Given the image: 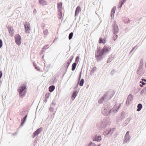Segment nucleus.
Segmentation results:
<instances>
[{"label":"nucleus","mask_w":146,"mask_h":146,"mask_svg":"<svg viewBox=\"0 0 146 146\" xmlns=\"http://www.w3.org/2000/svg\"><path fill=\"white\" fill-rule=\"evenodd\" d=\"M111 47L110 46H104L101 50L100 52L98 55L95 54V57L96 58L97 62L100 61L102 59V56L104 54L108 52L110 49Z\"/></svg>","instance_id":"1"},{"label":"nucleus","mask_w":146,"mask_h":146,"mask_svg":"<svg viewBox=\"0 0 146 146\" xmlns=\"http://www.w3.org/2000/svg\"><path fill=\"white\" fill-rule=\"evenodd\" d=\"M110 107L107 104L104 107L102 110V113L105 115H108L110 113Z\"/></svg>","instance_id":"2"},{"label":"nucleus","mask_w":146,"mask_h":146,"mask_svg":"<svg viewBox=\"0 0 146 146\" xmlns=\"http://www.w3.org/2000/svg\"><path fill=\"white\" fill-rule=\"evenodd\" d=\"M26 86L25 84H23L20 88L18 90L19 93V96L23 97L24 96V91L26 88Z\"/></svg>","instance_id":"3"},{"label":"nucleus","mask_w":146,"mask_h":146,"mask_svg":"<svg viewBox=\"0 0 146 146\" xmlns=\"http://www.w3.org/2000/svg\"><path fill=\"white\" fill-rule=\"evenodd\" d=\"M24 25L25 27V32L26 33H29L31 30V27L29 23L26 22Z\"/></svg>","instance_id":"4"},{"label":"nucleus","mask_w":146,"mask_h":146,"mask_svg":"<svg viewBox=\"0 0 146 146\" xmlns=\"http://www.w3.org/2000/svg\"><path fill=\"white\" fill-rule=\"evenodd\" d=\"M101 136L100 135H94L92 136V140L93 141L97 142H100L102 140Z\"/></svg>","instance_id":"5"},{"label":"nucleus","mask_w":146,"mask_h":146,"mask_svg":"<svg viewBox=\"0 0 146 146\" xmlns=\"http://www.w3.org/2000/svg\"><path fill=\"white\" fill-rule=\"evenodd\" d=\"M15 41L17 44L19 45L21 43V38L19 34H17L15 36Z\"/></svg>","instance_id":"6"},{"label":"nucleus","mask_w":146,"mask_h":146,"mask_svg":"<svg viewBox=\"0 0 146 146\" xmlns=\"http://www.w3.org/2000/svg\"><path fill=\"white\" fill-rule=\"evenodd\" d=\"M101 122L98 123L97 127L99 130H102L104 129L106 127V125H103Z\"/></svg>","instance_id":"7"},{"label":"nucleus","mask_w":146,"mask_h":146,"mask_svg":"<svg viewBox=\"0 0 146 146\" xmlns=\"http://www.w3.org/2000/svg\"><path fill=\"white\" fill-rule=\"evenodd\" d=\"M42 130V128L40 127L37 129L33 133V137L34 138L36 136L38 135L41 132Z\"/></svg>","instance_id":"8"},{"label":"nucleus","mask_w":146,"mask_h":146,"mask_svg":"<svg viewBox=\"0 0 146 146\" xmlns=\"http://www.w3.org/2000/svg\"><path fill=\"white\" fill-rule=\"evenodd\" d=\"M101 122L103 125H106V127L109 125L110 123V119H102Z\"/></svg>","instance_id":"9"},{"label":"nucleus","mask_w":146,"mask_h":146,"mask_svg":"<svg viewBox=\"0 0 146 146\" xmlns=\"http://www.w3.org/2000/svg\"><path fill=\"white\" fill-rule=\"evenodd\" d=\"M133 99V96L131 94H129L128 96L126 102V104L129 105Z\"/></svg>","instance_id":"10"},{"label":"nucleus","mask_w":146,"mask_h":146,"mask_svg":"<svg viewBox=\"0 0 146 146\" xmlns=\"http://www.w3.org/2000/svg\"><path fill=\"white\" fill-rule=\"evenodd\" d=\"M143 59H141L140 60V65L139 68H138L137 71V73L138 74H139V71L141 69L142 67L143 66Z\"/></svg>","instance_id":"11"},{"label":"nucleus","mask_w":146,"mask_h":146,"mask_svg":"<svg viewBox=\"0 0 146 146\" xmlns=\"http://www.w3.org/2000/svg\"><path fill=\"white\" fill-rule=\"evenodd\" d=\"M113 26V34H116L119 31V28L117 26L114 24Z\"/></svg>","instance_id":"12"},{"label":"nucleus","mask_w":146,"mask_h":146,"mask_svg":"<svg viewBox=\"0 0 146 146\" xmlns=\"http://www.w3.org/2000/svg\"><path fill=\"white\" fill-rule=\"evenodd\" d=\"M104 95H106V96L104 97L106 101H107L110 100L113 96V95H110L108 93H106Z\"/></svg>","instance_id":"13"},{"label":"nucleus","mask_w":146,"mask_h":146,"mask_svg":"<svg viewBox=\"0 0 146 146\" xmlns=\"http://www.w3.org/2000/svg\"><path fill=\"white\" fill-rule=\"evenodd\" d=\"M130 137H131L130 136H125L124 137V140L123 143H127L128 141H129Z\"/></svg>","instance_id":"14"},{"label":"nucleus","mask_w":146,"mask_h":146,"mask_svg":"<svg viewBox=\"0 0 146 146\" xmlns=\"http://www.w3.org/2000/svg\"><path fill=\"white\" fill-rule=\"evenodd\" d=\"M81 11V8L80 6H78L76 9L75 12V16H76L78 13Z\"/></svg>","instance_id":"15"},{"label":"nucleus","mask_w":146,"mask_h":146,"mask_svg":"<svg viewBox=\"0 0 146 146\" xmlns=\"http://www.w3.org/2000/svg\"><path fill=\"white\" fill-rule=\"evenodd\" d=\"M106 95H104L103 96H102L99 100V103L100 104H102L103 103L104 101H106V100L105 99V96Z\"/></svg>","instance_id":"16"},{"label":"nucleus","mask_w":146,"mask_h":146,"mask_svg":"<svg viewBox=\"0 0 146 146\" xmlns=\"http://www.w3.org/2000/svg\"><path fill=\"white\" fill-rule=\"evenodd\" d=\"M9 31L10 34V36H13L14 34V30L12 28H10L9 29Z\"/></svg>","instance_id":"17"},{"label":"nucleus","mask_w":146,"mask_h":146,"mask_svg":"<svg viewBox=\"0 0 146 146\" xmlns=\"http://www.w3.org/2000/svg\"><path fill=\"white\" fill-rule=\"evenodd\" d=\"M78 93L76 91H75L73 93L72 99L74 100L77 95Z\"/></svg>","instance_id":"18"},{"label":"nucleus","mask_w":146,"mask_h":146,"mask_svg":"<svg viewBox=\"0 0 146 146\" xmlns=\"http://www.w3.org/2000/svg\"><path fill=\"white\" fill-rule=\"evenodd\" d=\"M58 11L60 12L62 9V4L61 3H58Z\"/></svg>","instance_id":"19"},{"label":"nucleus","mask_w":146,"mask_h":146,"mask_svg":"<svg viewBox=\"0 0 146 146\" xmlns=\"http://www.w3.org/2000/svg\"><path fill=\"white\" fill-rule=\"evenodd\" d=\"M137 111H140L142 108V104H138L137 106Z\"/></svg>","instance_id":"20"},{"label":"nucleus","mask_w":146,"mask_h":146,"mask_svg":"<svg viewBox=\"0 0 146 146\" xmlns=\"http://www.w3.org/2000/svg\"><path fill=\"white\" fill-rule=\"evenodd\" d=\"M39 3L42 5H45L46 4V3L44 0H39Z\"/></svg>","instance_id":"21"},{"label":"nucleus","mask_w":146,"mask_h":146,"mask_svg":"<svg viewBox=\"0 0 146 146\" xmlns=\"http://www.w3.org/2000/svg\"><path fill=\"white\" fill-rule=\"evenodd\" d=\"M55 87L54 86H51L49 87V91L50 92H52L54 90Z\"/></svg>","instance_id":"22"},{"label":"nucleus","mask_w":146,"mask_h":146,"mask_svg":"<svg viewBox=\"0 0 146 146\" xmlns=\"http://www.w3.org/2000/svg\"><path fill=\"white\" fill-rule=\"evenodd\" d=\"M110 133V129L109 130L108 129H106V130L104 132L103 134H104V135H108Z\"/></svg>","instance_id":"23"},{"label":"nucleus","mask_w":146,"mask_h":146,"mask_svg":"<svg viewBox=\"0 0 146 146\" xmlns=\"http://www.w3.org/2000/svg\"><path fill=\"white\" fill-rule=\"evenodd\" d=\"M77 65V63L76 62H74L72 65V71H74L76 68V66Z\"/></svg>","instance_id":"24"},{"label":"nucleus","mask_w":146,"mask_h":146,"mask_svg":"<svg viewBox=\"0 0 146 146\" xmlns=\"http://www.w3.org/2000/svg\"><path fill=\"white\" fill-rule=\"evenodd\" d=\"M116 9V7L115 6L113 7L112 8V9L111 11V15H114Z\"/></svg>","instance_id":"25"},{"label":"nucleus","mask_w":146,"mask_h":146,"mask_svg":"<svg viewBox=\"0 0 146 146\" xmlns=\"http://www.w3.org/2000/svg\"><path fill=\"white\" fill-rule=\"evenodd\" d=\"M26 119H21V124L20 125V127H22L24 124L25 123V122L26 121Z\"/></svg>","instance_id":"26"},{"label":"nucleus","mask_w":146,"mask_h":146,"mask_svg":"<svg viewBox=\"0 0 146 146\" xmlns=\"http://www.w3.org/2000/svg\"><path fill=\"white\" fill-rule=\"evenodd\" d=\"M84 82V80L83 79H81L80 81L79 85L80 86H82L83 85V84Z\"/></svg>","instance_id":"27"},{"label":"nucleus","mask_w":146,"mask_h":146,"mask_svg":"<svg viewBox=\"0 0 146 146\" xmlns=\"http://www.w3.org/2000/svg\"><path fill=\"white\" fill-rule=\"evenodd\" d=\"M73 32H71L70 33L68 36L69 40H71L73 36Z\"/></svg>","instance_id":"28"},{"label":"nucleus","mask_w":146,"mask_h":146,"mask_svg":"<svg viewBox=\"0 0 146 146\" xmlns=\"http://www.w3.org/2000/svg\"><path fill=\"white\" fill-rule=\"evenodd\" d=\"M97 68L96 67H94L92 70H91L90 72L91 74H93L96 70Z\"/></svg>","instance_id":"29"},{"label":"nucleus","mask_w":146,"mask_h":146,"mask_svg":"<svg viewBox=\"0 0 146 146\" xmlns=\"http://www.w3.org/2000/svg\"><path fill=\"white\" fill-rule=\"evenodd\" d=\"M129 120H126L125 121L124 123L123 124V126H125L129 122Z\"/></svg>","instance_id":"30"},{"label":"nucleus","mask_w":146,"mask_h":146,"mask_svg":"<svg viewBox=\"0 0 146 146\" xmlns=\"http://www.w3.org/2000/svg\"><path fill=\"white\" fill-rule=\"evenodd\" d=\"M110 133H111V134H112L114 131H115V128H110Z\"/></svg>","instance_id":"31"},{"label":"nucleus","mask_w":146,"mask_h":146,"mask_svg":"<svg viewBox=\"0 0 146 146\" xmlns=\"http://www.w3.org/2000/svg\"><path fill=\"white\" fill-rule=\"evenodd\" d=\"M113 58L111 57L109 58L107 61V63H110L111 61L112 60Z\"/></svg>","instance_id":"32"},{"label":"nucleus","mask_w":146,"mask_h":146,"mask_svg":"<svg viewBox=\"0 0 146 146\" xmlns=\"http://www.w3.org/2000/svg\"><path fill=\"white\" fill-rule=\"evenodd\" d=\"M113 40H115L117 38L118 36L116 34H113Z\"/></svg>","instance_id":"33"},{"label":"nucleus","mask_w":146,"mask_h":146,"mask_svg":"<svg viewBox=\"0 0 146 146\" xmlns=\"http://www.w3.org/2000/svg\"><path fill=\"white\" fill-rule=\"evenodd\" d=\"M126 0H120L119 3L122 5L126 2Z\"/></svg>","instance_id":"34"},{"label":"nucleus","mask_w":146,"mask_h":146,"mask_svg":"<svg viewBox=\"0 0 146 146\" xmlns=\"http://www.w3.org/2000/svg\"><path fill=\"white\" fill-rule=\"evenodd\" d=\"M50 95V94L49 93H47L45 95V97L46 98H49Z\"/></svg>","instance_id":"35"},{"label":"nucleus","mask_w":146,"mask_h":146,"mask_svg":"<svg viewBox=\"0 0 146 146\" xmlns=\"http://www.w3.org/2000/svg\"><path fill=\"white\" fill-rule=\"evenodd\" d=\"M89 146H96V145L94 143L92 142H90L89 144Z\"/></svg>","instance_id":"36"},{"label":"nucleus","mask_w":146,"mask_h":146,"mask_svg":"<svg viewBox=\"0 0 146 146\" xmlns=\"http://www.w3.org/2000/svg\"><path fill=\"white\" fill-rule=\"evenodd\" d=\"M49 47V45L48 44H47V45H45L44 46L43 48L45 49H46L48 48Z\"/></svg>","instance_id":"37"},{"label":"nucleus","mask_w":146,"mask_h":146,"mask_svg":"<svg viewBox=\"0 0 146 146\" xmlns=\"http://www.w3.org/2000/svg\"><path fill=\"white\" fill-rule=\"evenodd\" d=\"M130 20L128 19H126V21H125V23H128L130 22Z\"/></svg>","instance_id":"38"},{"label":"nucleus","mask_w":146,"mask_h":146,"mask_svg":"<svg viewBox=\"0 0 146 146\" xmlns=\"http://www.w3.org/2000/svg\"><path fill=\"white\" fill-rule=\"evenodd\" d=\"M146 91L145 88L142 89V90L140 92V94L141 95H142L144 92Z\"/></svg>","instance_id":"39"},{"label":"nucleus","mask_w":146,"mask_h":146,"mask_svg":"<svg viewBox=\"0 0 146 146\" xmlns=\"http://www.w3.org/2000/svg\"><path fill=\"white\" fill-rule=\"evenodd\" d=\"M79 60V58L78 56H77L76 57V61L77 62V63L78 62Z\"/></svg>","instance_id":"40"},{"label":"nucleus","mask_w":146,"mask_h":146,"mask_svg":"<svg viewBox=\"0 0 146 146\" xmlns=\"http://www.w3.org/2000/svg\"><path fill=\"white\" fill-rule=\"evenodd\" d=\"M101 51L100 50V48L98 49L97 50V53L98 54H99V53Z\"/></svg>","instance_id":"41"},{"label":"nucleus","mask_w":146,"mask_h":146,"mask_svg":"<svg viewBox=\"0 0 146 146\" xmlns=\"http://www.w3.org/2000/svg\"><path fill=\"white\" fill-rule=\"evenodd\" d=\"M3 45V42L2 40L0 39V48Z\"/></svg>","instance_id":"42"},{"label":"nucleus","mask_w":146,"mask_h":146,"mask_svg":"<svg viewBox=\"0 0 146 146\" xmlns=\"http://www.w3.org/2000/svg\"><path fill=\"white\" fill-rule=\"evenodd\" d=\"M103 40L102 38H100L99 40V42L100 43H103Z\"/></svg>","instance_id":"43"},{"label":"nucleus","mask_w":146,"mask_h":146,"mask_svg":"<svg viewBox=\"0 0 146 146\" xmlns=\"http://www.w3.org/2000/svg\"><path fill=\"white\" fill-rule=\"evenodd\" d=\"M59 17H58L59 18H60L61 17L62 15V13L61 12H60V13H58Z\"/></svg>","instance_id":"44"},{"label":"nucleus","mask_w":146,"mask_h":146,"mask_svg":"<svg viewBox=\"0 0 146 146\" xmlns=\"http://www.w3.org/2000/svg\"><path fill=\"white\" fill-rule=\"evenodd\" d=\"M137 46H135L130 51V53H131V52H132V51Z\"/></svg>","instance_id":"45"},{"label":"nucleus","mask_w":146,"mask_h":146,"mask_svg":"<svg viewBox=\"0 0 146 146\" xmlns=\"http://www.w3.org/2000/svg\"><path fill=\"white\" fill-rule=\"evenodd\" d=\"M119 5H118V9L121 8V7H122V5L120 3H119Z\"/></svg>","instance_id":"46"},{"label":"nucleus","mask_w":146,"mask_h":146,"mask_svg":"<svg viewBox=\"0 0 146 146\" xmlns=\"http://www.w3.org/2000/svg\"><path fill=\"white\" fill-rule=\"evenodd\" d=\"M140 83H141V84H143V85H145L146 84L143 81H140Z\"/></svg>","instance_id":"47"},{"label":"nucleus","mask_w":146,"mask_h":146,"mask_svg":"<svg viewBox=\"0 0 146 146\" xmlns=\"http://www.w3.org/2000/svg\"><path fill=\"white\" fill-rule=\"evenodd\" d=\"M129 131H127L126 132V134L125 136H130V135H129Z\"/></svg>","instance_id":"48"},{"label":"nucleus","mask_w":146,"mask_h":146,"mask_svg":"<svg viewBox=\"0 0 146 146\" xmlns=\"http://www.w3.org/2000/svg\"><path fill=\"white\" fill-rule=\"evenodd\" d=\"M114 70H112L111 72L110 73V74L111 75H113V73H114Z\"/></svg>","instance_id":"49"},{"label":"nucleus","mask_w":146,"mask_h":146,"mask_svg":"<svg viewBox=\"0 0 146 146\" xmlns=\"http://www.w3.org/2000/svg\"><path fill=\"white\" fill-rule=\"evenodd\" d=\"M2 72L1 71H0V78L2 77Z\"/></svg>","instance_id":"50"},{"label":"nucleus","mask_w":146,"mask_h":146,"mask_svg":"<svg viewBox=\"0 0 146 146\" xmlns=\"http://www.w3.org/2000/svg\"><path fill=\"white\" fill-rule=\"evenodd\" d=\"M121 104H119V105L118 106V108H117V110H118V109L121 106Z\"/></svg>","instance_id":"51"},{"label":"nucleus","mask_w":146,"mask_h":146,"mask_svg":"<svg viewBox=\"0 0 146 146\" xmlns=\"http://www.w3.org/2000/svg\"><path fill=\"white\" fill-rule=\"evenodd\" d=\"M70 62H68L67 63V67H68L69 66V65L70 64Z\"/></svg>","instance_id":"52"},{"label":"nucleus","mask_w":146,"mask_h":146,"mask_svg":"<svg viewBox=\"0 0 146 146\" xmlns=\"http://www.w3.org/2000/svg\"><path fill=\"white\" fill-rule=\"evenodd\" d=\"M142 81H144L145 82L146 81V80L144 78H143L142 79Z\"/></svg>","instance_id":"53"},{"label":"nucleus","mask_w":146,"mask_h":146,"mask_svg":"<svg viewBox=\"0 0 146 146\" xmlns=\"http://www.w3.org/2000/svg\"><path fill=\"white\" fill-rule=\"evenodd\" d=\"M37 142V139H36L35 140V141H34V143H36Z\"/></svg>","instance_id":"54"},{"label":"nucleus","mask_w":146,"mask_h":146,"mask_svg":"<svg viewBox=\"0 0 146 146\" xmlns=\"http://www.w3.org/2000/svg\"><path fill=\"white\" fill-rule=\"evenodd\" d=\"M143 84H139V86L141 87H142L143 86Z\"/></svg>","instance_id":"55"},{"label":"nucleus","mask_w":146,"mask_h":146,"mask_svg":"<svg viewBox=\"0 0 146 146\" xmlns=\"http://www.w3.org/2000/svg\"><path fill=\"white\" fill-rule=\"evenodd\" d=\"M81 73H82V72L81 71V72H80V75H79V76H81Z\"/></svg>","instance_id":"56"},{"label":"nucleus","mask_w":146,"mask_h":146,"mask_svg":"<svg viewBox=\"0 0 146 146\" xmlns=\"http://www.w3.org/2000/svg\"><path fill=\"white\" fill-rule=\"evenodd\" d=\"M80 78H81V76H79V78H78V79H79V80L80 79Z\"/></svg>","instance_id":"57"},{"label":"nucleus","mask_w":146,"mask_h":146,"mask_svg":"<svg viewBox=\"0 0 146 146\" xmlns=\"http://www.w3.org/2000/svg\"><path fill=\"white\" fill-rule=\"evenodd\" d=\"M27 115H26L25 116V117L24 118V119H26V118L27 117Z\"/></svg>","instance_id":"58"},{"label":"nucleus","mask_w":146,"mask_h":146,"mask_svg":"<svg viewBox=\"0 0 146 146\" xmlns=\"http://www.w3.org/2000/svg\"><path fill=\"white\" fill-rule=\"evenodd\" d=\"M124 113L123 112H122L121 113V115H122V114H123Z\"/></svg>","instance_id":"59"},{"label":"nucleus","mask_w":146,"mask_h":146,"mask_svg":"<svg viewBox=\"0 0 146 146\" xmlns=\"http://www.w3.org/2000/svg\"><path fill=\"white\" fill-rule=\"evenodd\" d=\"M105 39H104V43H105L106 42H105Z\"/></svg>","instance_id":"60"},{"label":"nucleus","mask_w":146,"mask_h":146,"mask_svg":"<svg viewBox=\"0 0 146 146\" xmlns=\"http://www.w3.org/2000/svg\"><path fill=\"white\" fill-rule=\"evenodd\" d=\"M101 145V144L98 145L97 146H100Z\"/></svg>","instance_id":"61"},{"label":"nucleus","mask_w":146,"mask_h":146,"mask_svg":"<svg viewBox=\"0 0 146 146\" xmlns=\"http://www.w3.org/2000/svg\"><path fill=\"white\" fill-rule=\"evenodd\" d=\"M145 90H146V87L145 88Z\"/></svg>","instance_id":"62"}]
</instances>
